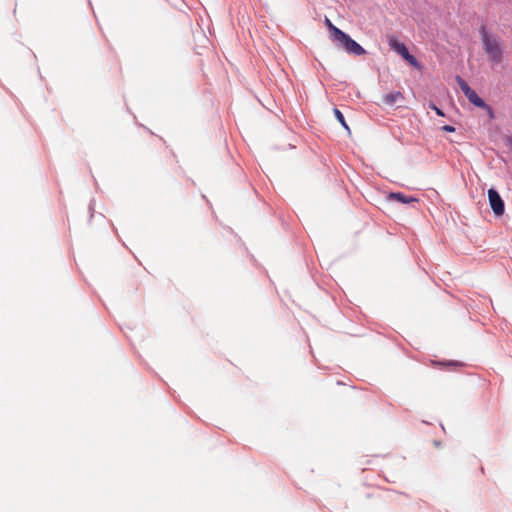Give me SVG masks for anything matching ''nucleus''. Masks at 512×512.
I'll list each match as a JSON object with an SVG mask.
<instances>
[{"label":"nucleus","mask_w":512,"mask_h":512,"mask_svg":"<svg viewBox=\"0 0 512 512\" xmlns=\"http://www.w3.org/2000/svg\"><path fill=\"white\" fill-rule=\"evenodd\" d=\"M478 32L482 48L489 60L495 65L500 64L503 60L504 53L501 37L498 34L489 32L485 25H481Z\"/></svg>","instance_id":"nucleus-1"},{"label":"nucleus","mask_w":512,"mask_h":512,"mask_svg":"<svg viewBox=\"0 0 512 512\" xmlns=\"http://www.w3.org/2000/svg\"><path fill=\"white\" fill-rule=\"evenodd\" d=\"M333 41L338 43L348 54L361 56L366 53L359 43L338 27H333Z\"/></svg>","instance_id":"nucleus-2"},{"label":"nucleus","mask_w":512,"mask_h":512,"mask_svg":"<svg viewBox=\"0 0 512 512\" xmlns=\"http://www.w3.org/2000/svg\"><path fill=\"white\" fill-rule=\"evenodd\" d=\"M488 200L493 213L501 216L505 211V204L500 194L495 188L488 189Z\"/></svg>","instance_id":"nucleus-3"},{"label":"nucleus","mask_w":512,"mask_h":512,"mask_svg":"<svg viewBox=\"0 0 512 512\" xmlns=\"http://www.w3.org/2000/svg\"><path fill=\"white\" fill-rule=\"evenodd\" d=\"M392 46L410 65L415 68H420V63L414 55L410 54L404 43L396 42Z\"/></svg>","instance_id":"nucleus-4"},{"label":"nucleus","mask_w":512,"mask_h":512,"mask_svg":"<svg viewBox=\"0 0 512 512\" xmlns=\"http://www.w3.org/2000/svg\"><path fill=\"white\" fill-rule=\"evenodd\" d=\"M466 98L478 108L484 109L488 112L490 118H494V112L491 106H489L477 93L475 90H471L466 95Z\"/></svg>","instance_id":"nucleus-5"},{"label":"nucleus","mask_w":512,"mask_h":512,"mask_svg":"<svg viewBox=\"0 0 512 512\" xmlns=\"http://www.w3.org/2000/svg\"><path fill=\"white\" fill-rule=\"evenodd\" d=\"M390 200H397L400 203L403 204H409L412 202H417L418 200L412 196L405 195L401 192H391L388 196Z\"/></svg>","instance_id":"nucleus-6"},{"label":"nucleus","mask_w":512,"mask_h":512,"mask_svg":"<svg viewBox=\"0 0 512 512\" xmlns=\"http://www.w3.org/2000/svg\"><path fill=\"white\" fill-rule=\"evenodd\" d=\"M401 99H403V96H402L401 92L396 91V92H392V93H389V94L385 95L384 96V103L387 104V105L393 106L396 103H398L399 100H401Z\"/></svg>","instance_id":"nucleus-7"},{"label":"nucleus","mask_w":512,"mask_h":512,"mask_svg":"<svg viewBox=\"0 0 512 512\" xmlns=\"http://www.w3.org/2000/svg\"><path fill=\"white\" fill-rule=\"evenodd\" d=\"M456 82L463 92V94L466 96L469 92H471L472 88L468 85V83L460 76L456 77Z\"/></svg>","instance_id":"nucleus-8"},{"label":"nucleus","mask_w":512,"mask_h":512,"mask_svg":"<svg viewBox=\"0 0 512 512\" xmlns=\"http://www.w3.org/2000/svg\"><path fill=\"white\" fill-rule=\"evenodd\" d=\"M334 115H335L336 119L341 123V125L345 129L349 130V127L345 121L344 115L342 114V112L339 109H337V108L334 109Z\"/></svg>","instance_id":"nucleus-9"},{"label":"nucleus","mask_w":512,"mask_h":512,"mask_svg":"<svg viewBox=\"0 0 512 512\" xmlns=\"http://www.w3.org/2000/svg\"><path fill=\"white\" fill-rule=\"evenodd\" d=\"M430 107H431V109H433L435 111V113L438 116H444L443 111L440 108H438L436 105L432 104Z\"/></svg>","instance_id":"nucleus-10"},{"label":"nucleus","mask_w":512,"mask_h":512,"mask_svg":"<svg viewBox=\"0 0 512 512\" xmlns=\"http://www.w3.org/2000/svg\"><path fill=\"white\" fill-rule=\"evenodd\" d=\"M325 22L331 32V39L333 40V27L335 26L331 23V21L328 18H326Z\"/></svg>","instance_id":"nucleus-11"},{"label":"nucleus","mask_w":512,"mask_h":512,"mask_svg":"<svg viewBox=\"0 0 512 512\" xmlns=\"http://www.w3.org/2000/svg\"><path fill=\"white\" fill-rule=\"evenodd\" d=\"M442 129L444 131H446V132H454L455 131V128L453 126H450V125H445V126H443Z\"/></svg>","instance_id":"nucleus-12"},{"label":"nucleus","mask_w":512,"mask_h":512,"mask_svg":"<svg viewBox=\"0 0 512 512\" xmlns=\"http://www.w3.org/2000/svg\"><path fill=\"white\" fill-rule=\"evenodd\" d=\"M506 144L512 146V136L506 139Z\"/></svg>","instance_id":"nucleus-13"},{"label":"nucleus","mask_w":512,"mask_h":512,"mask_svg":"<svg viewBox=\"0 0 512 512\" xmlns=\"http://www.w3.org/2000/svg\"><path fill=\"white\" fill-rule=\"evenodd\" d=\"M89 211H90L91 216H92L93 215V211H94V206H93L92 202L89 204Z\"/></svg>","instance_id":"nucleus-14"}]
</instances>
